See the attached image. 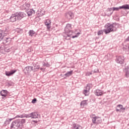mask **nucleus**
<instances>
[{"label": "nucleus", "instance_id": "30", "mask_svg": "<svg viewBox=\"0 0 129 129\" xmlns=\"http://www.w3.org/2000/svg\"><path fill=\"white\" fill-rule=\"evenodd\" d=\"M23 118L24 117V115H17L14 118Z\"/></svg>", "mask_w": 129, "mask_h": 129}, {"label": "nucleus", "instance_id": "8", "mask_svg": "<svg viewBox=\"0 0 129 129\" xmlns=\"http://www.w3.org/2000/svg\"><path fill=\"white\" fill-rule=\"evenodd\" d=\"M26 69H31L32 71H34V72H37V71H39V69H40V65L36 64L34 68L31 66H29L26 67Z\"/></svg>", "mask_w": 129, "mask_h": 129}, {"label": "nucleus", "instance_id": "16", "mask_svg": "<svg viewBox=\"0 0 129 129\" xmlns=\"http://www.w3.org/2000/svg\"><path fill=\"white\" fill-rule=\"evenodd\" d=\"M29 36L30 37H36L37 36V33L35 31L31 30H30L29 32H28Z\"/></svg>", "mask_w": 129, "mask_h": 129}, {"label": "nucleus", "instance_id": "5", "mask_svg": "<svg viewBox=\"0 0 129 129\" xmlns=\"http://www.w3.org/2000/svg\"><path fill=\"white\" fill-rule=\"evenodd\" d=\"M16 17L17 18V20L18 21H21L23 18H25L26 17V14L24 12H18L15 13Z\"/></svg>", "mask_w": 129, "mask_h": 129}, {"label": "nucleus", "instance_id": "7", "mask_svg": "<svg viewBox=\"0 0 129 129\" xmlns=\"http://www.w3.org/2000/svg\"><path fill=\"white\" fill-rule=\"evenodd\" d=\"M113 11H119V10H121V9H125L126 10H129V5L126 4L124 5H123L122 6H120L118 8H115V7H113Z\"/></svg>", "mask_w": 129, "mask_h": 129}, {"label": "nucleus", "instance_id": "26", "mask_svg": "<svg viewBox=\"0 0 129 129\" xmlns=\"http://www.w3.org/2000/svg\"><path fill=\"white\" fill-rule=\"evenodd\" d=\"M71 29H72V25L70 24H68L67 25V27L66 28V31H67V30H71Z\"/></svg>", "mask_w": 129, "mask_h": 129}, {"label": "nucleus", "instance_id": "13", "mask_svg": "<svg viewBox=\"0 0 129 129\" xmlns=\"http://www.w3.org/2000/svg\"><path fill=\"white\" fill-rule=\"evenodd\" d=\"M17 72V70H11L10 72L6 71L5 72V75L6 76H12L13 74H15V73Z\"/></svg>", "mask_w": 129, "mask_h": 129}, {"label": "nucleus", "instance_id": "24", "mask_svg": "<svg viewBox=\"0 0 129 129\" xmlns=\"http://www.w3.org/2000/svg\"><path fill=\"white\" fill-rule=\"evenodd\" d=\"M73 74V71H71L70 72H68L66 74H64V76H66V77H69L70 76H71Z\"/></svg>", "mask_w": 129, "mask_h": 129}, {"label": "nucleus", "instance_id": "32", "mask_svg": "<svg viewBox=\"0 0 129 129\" xmlns=\"http://www.w3.org/2000/svg\"><path fill=\"white\" fill-rule=\"evenodd\" d=\"M79 35H80V33L78 32L75 36H72L73 39H74V38H77Z\"/></svg>", "mask_w": 129, "mask_h": 129}, {"label": "nucleus", "instance_id": "28", "mask_svg": "<svg viewBox=\"0 0 129 129\" xmlns=\"http://www.w3.org/2000/svg\"><path fill=\"white\" fill-rule=\"evenodd\" d=\"M103 32H104V29L103 30H100L98 31V36H100V35H103Z\"/></svg>", "mask_w": 129, "mask_h": 129}, {"label": "nucleus", "instance_id": "33", "mask_svg": "<svg viewBox=\"0 0 129 129\" xmlns=\"http://www.w3.org/2000/svg\"><path fill=\"white\" fill-rule=\"evenodd\" d=\"M43 65L44 67H49V64H48V63L44 62Z\"/></svg>", "mask_w": 129, "mask_h": 129}, {"label": "nucleus", "instance_id": "6", "mask_svg": "<svg viewBox=\"0 0 129 129\" xmlns=\"http://www.w3.org/2000/svg\"><path fill=\"white\" fill-rule=\"evenodd\" d=\"M116 62L118 64H123L124 62V57L122 55L116 56Z\"/></svg>", "mask_w": 129, "mask_h": 129}, {"label": "nucleus", "instance_id": "14", "mask_svg": "<svg viewBox=\"0 0 129 129\" xmlns=\"http://www.w3.org/2000/svg\"><path fill=\"white\" fill-rule=\"evenodd\" d=\"M72 129H82L83 127L81 125L77 124V123H74L72 125Z\"/></svg>", "mask_w": 129, "mask_h": 129}, {"label": "nucleus", "instance_id": "27", "mask_svg": "<svg viewBox=\"0 0 129 129\" xmlns=\"http://www.w3.org/2000/svg\"><path fill=\"white\" fill-rule=\"evenodd\" d=\"M84 106V105H87V101L84 100L81 102V106Z\"/></svg>", "mask_w": 129, "mask_h": 129}, {"label": "nucleus", "instance_id": "39", "mask_svg": "<svg viewBox=\"0 0 129 129\" xmlns=\"http://www.w3.org/2000/svg\"><path fill=\"white\" fill-rule=\"evenodd\" d=\"M108 10H109V12H111V11H112L113 9L112 8H109Z\"/></svg>", "mask_w": 129, "mask_h": 129}, {"label": "nucleus", "instance_id": "17", "mask_svg": "<svg viewBox=\"0 0 129 129\" xmlns=\"http://www.w3.org/2000/svg\"><path fill=\"white\" fill-rule=\"evenodd\" d=\"M1 94L2 96H4V97H7L8 96V94H9V92L8 91L4 90L3 91H1Z\"/></svg>", "mask_w": 129, "mask_h": 129}, {"label": "nucleus", "instance_id": "2", "mask_svg": "<svg viewBox=\"0 0 129 129\" xmlns=\"http://www.w3.org/2000/svg\"><path fill=\"white\" fill-rule=\"evenodd\" d=\"M4 31L2 30H0V42L3 40V43L5 45H13V39L9 36L6 37L4 38Z\"/></svg>", "mask_w": 129, "mask_h": 129}, {"label": "nucleus", "instance_id": "20", "mask_svg": "<svg viewBox=\"0 0 129 129\" xmlns=\"http://www.w3.org/2000/svg\"><path fill=\"white\" fill-rule=\"evenodd\" d=\"M33 14H35V11L32 10V9H28L27 11V14L29 17L32 16Z\"/></svg>", "mask_w": 129, "mask_h": 129}, {"label": "nucleus", "instance_id": "19", "mask_svg": "<svg viewBox=\"0 0 129 129\" xmlns=\"http://www.w3.org/2000/svg\"><path fill=\"white\" fill-rule=\"evenodd\" d=\"M45 14H46V11L43 8H41L38 11V15H40V16H44V15H45Z\"/></svg>", "mask_w": 129, "mask_h": 129}, {"label": "nucleus", "instance_id": "42", "mask_svg": "<svg viewBox=\"0 0 129 129\" xmlns=\"http://www.w3.org/2000/svg\"><path fill=\"white\" fill-rule=\"evenodd\" d=\"M40 70H41V71H43V70H44V69H43V68H40Z\"/></svg>", "mask_w": 129, "mask_h": 129}, {"label": "nucleus", "instance_id": "40", "mask_svg": "<svg viewBox=\"0 0 129 129\" xmlns=\"http://www.w3.org/2000/svg\"><path fill=\"white\" fill-rule=\"evenodd\" d=\"M13 119H15V118H10V119H9V120H10V121H12V120H13Z\"/></svg>", "mask_w": 129, "mask_h": 129}, {"label": "nucleus", "instance_id": "3", "mask_svg": "<svg viewBox=\"0 0 129 129\" xmlns=\"http://www.w3.org/2000/svg\"><path fill=\"white\" fill-rule=\"evenodd\" d=\"M93 87L92 84H88L86 87L83 91V94H84L85 96H88L90 94V89Z\"/></svg>", "mask_w": 129, "mask_h": 129}, {"label": "nucleus", "instance_id": "29", "mask_svg": "<svg viewBox=\"0 0 129 129\" xmlns=\"http://www.w3.org/2000/svg\"><path fill=\"white\" fill-rule=\"evenodd\" d=\"M23 117H26L27 118L29 117H32L31 113L28 114H23Z\"/></svg>", "mask_w": 129, "mask_h": 129}, {"label": "nucleus", "instance_id": "11", "mask_svg": "<svg viewBox=\"0 0 129 129\" xmlns=\"http://www.w3.org/2000/svg\"><path fill=\"white\" fill-rule=\"evenodd\" d=\"M44 24L47 27V31H50V29H51V20L49 19L45 20Z\"/></svg>", "mask_w": 129, "mask_h": 129}, {"label": "nucleus", "instance_id": "1", "mask_svg": "<svg viewBox=\"0 0 129 129\" xmlns=\"http://www.w3.org/2000/svg\"><path fill=\"white\" fill-rule=\"evenodd\" d=\"M116 27H117V24L116 23H107L104 26L105 29H104V32L106 35L111 33V32H116L117 29Z\"/></svg>", "mask_w": 129, "mask_h": 129}, {"label": "nucleus", "instance_id": "38", "mask_svg": "<svg viewBox=\"0 0 129 129\" xmlns=\"http://www.w3.org/2000/svg\"><path fill=\"white\" fill-rule=\"evenodd\" d=\"M98 72H99V70L98 69H97V70H94V73H98Z\"/></svg>", "mask_w": 129, "mask_h": 129}, {"label": "nucleus", "instance_id": "41", "mask_svg": "<svg viewBox=\"0 0 129 129\" xmlns=\"http://www.w3.org/2000/svg\"><path fill=\"white\" fill-rule=\"evenodd\" d=\"M126 40V41H129V36H128Z\"/></svg>", "mask_w": 129, "mask_h": 129}, {"label": "nucleus", "instance_id": "21", "mask_svg": "<svg viewBox=\"0 0 129 129\" xmlns=\"http://www.w3.org/2000/svg\"><path fill=\"white\" fill-rule=\"evenodd\" d=\"M19 126H23L25 123H26V119H22L19 122Z\"/></svg>", "mask_w": 129, "mask_h": 129}, {"label": "nucleus", "instance_id": "34", "mask_svg": "<svg viewBox=\"0 0 129 129\" xmlns=\"http://www.w3.org/2000/svg\"><path fill=\"white\" fill-rule=\"evenodd\" d=\"M125 76V77H128V76H129V71H128L126 72Z\"/></svg>", "mask_w": 129, "mask_h": 129}, {"label": "nucleus", "instance_id": "43", "mask_svg": "<svg viewBox=\"0 0 129 129\" xmlns=\"http://www.w3.org/2000/svg\"><path fill=\"white\" fill-rule=\"evenodd\" d=\"M128 50H129V46L128 47Z\"/></svg>", "mask_w": 129, "mask_h": 129}, {"label": "nucleus", "instance_id": "9", "mask_svg": "<svg viewBox=\"0 0 129 129\" xmlns=\"http://www.w3.org/2000/svg\"><path fill=\"white\" fill-rule=\"evenodd\" d=\"M124 110H125V108H123V106L122 105L119 104L116 106V111L119 112H124Z\"/></svg>", "mask_w": 129, "mask_h": 129}, {"label": "nucleus", "instance_id": "10", "mask_svg": "<svg viewBox=\"0 0 129 129\" xmlns=\"http://www.w3.org/2000/svg\"><path fill=\"white\" fill-rule=\"evenodd\" d=\"M65 18L68 20H71L73 17V13L72 11H69L64 14Z\"/></svg>", "mask_w": 129, "mask_h": 129}, {"label": "nucleus", "instance_id": "22", "mask_svg": "<svg viewBox=\"0 0 129 129\" xmlns=\"http://www.w3.org/2000/svg\"><path fill=\"white\" fill-rule=\"evenodd\" d=\"M74 33H73V31L69 30V32H66V35L68 37H71V36H73Z\"/></svg>", "mask_w": 129, "mask_h": 129}, {"label": "nucleus", "instance_id": "36", "mask_svg": "<svg viewBox=\"0 0 129 129\" xmlns=\"http://www.w3.org/2000/svg\"><path fill=\"white\" fill-rule=\"evenodd\" d=\"M16 124V121H13L12 125H11V127H14V126Z\"/></svg>", "mask_w": 129, "mask_h": 129}, {"label": "nucleus", "instance_id": "37", "mask_svg": "<svg viewBox=\"0 0 129 129\" xmlns=\"http://www.w3.org/2000/svg\"><path fill=\"white\" fill-rule=\"evenodd\" d=\"M36 101H37V99L34 98L33 100L32 101V103H36Z\"/></svg>", "mask_w": 129, "mask_h": 129}, {"label": "nucleus", "instance_id": "35", "mask_svg": "<svg viewBox=\"0 0 129 129\" xmlns=\"http://www.w3.org/2000/svg\"><path fill=\"white\" fill-rule=\"evenodd\" d=\"M38 122H39V121H37V120H32V123L33 124H35V123H38Z\"/></svg>", "mask_w": 129, "mask_h": 129}, {"label": "nucleus", "instance_id": "25", "mask_svg": "<svg viewBox=\"0 0 129 129\" xmlns=\"http://www.w3.org/2000/svg\"><path fill=\"white\" fill-rule=\"evenodd\" d=\"M5 48V46L4 45L2 46V47L0 48V50H3L5 52H7V53H9L10 52V49H7V48Z\"/></svg>", "mask_w": 129, "mask_h": 129}, {"label": "nucleus", "instance_id": "12", "mask_svg": "<svg viewBox=\"0 0 129 129\" xmlns=\"http://www.w3.org/2000/svg\"><path fill=\"white\" fill-rule=\"evenodd\" d=\"M31 7V4L29 3L26 2L23 6H21L22 10H28Z\"/></svg>", "mask_w": 129, "mask_h": 129}, {"label": "nucleus", "instance_id": "15", "mask_svg": "<svg viewBox=\"0 0 129 129\" xmlns=\"http://www.w3.org/2000/svg\"><path fill=\"white\" fill-rule=\"evenodd\" d=\"M95 94L96 96H102V95H103V91L100 90H96L95 91Z\"/></svg>", "mask_w": 129, "mask_h": 129}, {"label": "nucleus", "instance_id": "23", "mask_svg": "<svg viewBox=\"0 0 129 129\" xmlns=\"http://www.w3.org/2000/svg\"><path fill=\"white\" fill-rule=\"evenodd\" d=\"M38 117L37 112H32L31 113V118H37Z\"/></svg>", "mask_w": 129, "mask_h": 129}, {"label": "nucleus", "instance_id": "31", "mask_svg": "<svg viewBox=\"0 0 129 129\" xmlns=\"http://www.w3.org/2000/svg\"><path fill=\"white\" fill-rule=\"evenodd\" d=\"M90 75H92V72H88L86 73V76H90Z\"/></svg>", "mask_w": 129, "mask_h": 129}, {"label": "nucleus", "instance_id": "4", "mask_svg": "<svg viewBox=\"0 0 129 129\" xmlns=\"http://www.w3.org/2000/svg\"><path fill=\"white\" fill-rule=\"evenodd\" d=\"M92 121L94 124H98L102 122V120L101 119V117L94 115L92 117Z\"/></svg>", "mask_w": 129, "mask_h": 129}, {"label": "nucleus", "instance_id": "18", "mask_svg": "<svg viewBox=\"0 0 129 129\" xmlns=\"http://www.w3.org/2000/svg\"><path fill=\"white\" fill-rule=\"evenodd\" d=\"M17 21V15L16 14H13L10 18V21L14 23V22H16Z\"/></svg>", "mask_w": 129, "mask_h": 129}]
</instances>
